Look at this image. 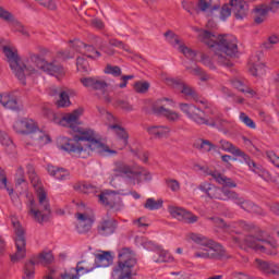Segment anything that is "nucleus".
Wrapping results in <instances>:
<instances>
[{"mask_svg": "<svg viewBox=\"0 0 279 279\" xmlns=\"http://www.w3.org/2000/svg\"><path fill=\"white\" fill-rule=\"evenodd\" d=\"M83 112L84 109H76L73 113H66L60 120V125L70 128L73 132H78L73 140L69 137L60 138V149H63V151H68L69 154H76L80 158H86L90 151H95V154L102 157L117 156V150L110 149L108 145L97 140L95 131L90 129L80 131L77 125H80V117H82Z\"/></svg>", "mask_w": 279, "mask_h": 279, "instance_id": "1", "label": "nucleus"}, {"mask_svg": "<svg viewBox=\"0 0 279 279\" xmlns=\"http://www.w3.org/2000/svg\"><path fill=\"white\" fill-rule=\"evenodd\" d=\"M201 43L210 48L220 66H232L230 58H236L239 41L233 35H215L210 31L194 27Z\"/></svg>", "mask_w": 279, "mask_h": 279, "instance_id": "2", "label": "nucleus"}, {"mask_svg": "<svg viewBox=\"0 0 279 279\" xmlns=\"http://www.w3.org/2000/svg\"><path fill=\"white\" fill-rule=\"evenodd\" d=\"M190 239L196 243V245H199V250L193 255L194 258H204L205 260H223L230 258V255H228L221 244L206 238V235L191 233Z\"/></svg>", "mask_w": 279, "mask_h": 279, "instance_id": "3", "label": "nucleus"}, {"mask_svg": "<svg viewBox=\"0 0 279 279\" xmlns=\"http://www.w3.org/2000/svg\"><path fill=\"white\" fill-rule=\"evenodd\" d=\"M28 178L34 189H37V197L39 202V207L37 209L36 201H34V198H29L27 204L28 215H31V217H33L37 223H45V221H49V215L51 214V207L49 205V201L47 199V193L45 190H43V183L40 182L38 174H34L33 177Z\"/></svg>", "mask_w": 279, "mask_h": 279, "instance_id": "4", "label": "nucleus"}, {"mask_svg": "<svg viewBox=\"0 0 279 279\" xmlns=\"http://www.w3.org/2000/svg\"><path fill=\"white\" fill-rule=\"evenodd\" d=\"M112 171L111 182H114V178H123L131 182V184H141V182H149L151 180V173L145 168L138 165L131 166L125 161H116Z\"/></svg>", "mask_w": 279, "mask_h": 279, "instance_id": "5", "label": "nucleus"}, {"mask_svg": "<svg viewBox=\"0 0 279 279\" xmlns=\"http://www.w3.org/2000/svg\"><path fill=\"white\" fill-rule=\"evenodd\" d=\"M136 266V254L130 247L118 250V267L113 269V279H132V269Z\"/></svg>", "mask_w": 279, "mask_h": 279, "instance_id": "6", "label": "nucleus"}, {"mask_svg": "<svg viewBox=\"0 0 279 279\" xmlns=\"http://www.w3.org/2000/svg\"><path fill=\"white\" fill-rule=\"evenodd\" d=\"M38 70L54 77H62L64 75V66L56 64V61L48 62L40 54L33 53L31 54V63L28 62L27 75H33Z\"/></svg>", "mask_w": 279, "mask_h": 279, "instance_id": "7", "label": "nucleus"}, {"mask_svg": "<svg viewBox=\"0 0 279 279\" xmlns=\"http://www.w3.org/2000/svg\"><path fill=\"white\" fill-rule=\"evenodd\" d=\"M244 245L255 252L268 254L269 256H276V254H278V252H276L278 244L276 241L267 240V238H265V232L263 231L257 235H246L244 238Z\"/></svg>", "mask_w": 279, "mask_h": 279, "instance_id": "8", "label": "nucleus"}, {"mask_svg": "<svg viewBox=\"0 0 279 279\" xmlns=\"http://www.w3.org/2000/svg\"><path fill=\"white\" fill-rule=\"evenodd\" d=\"M2 51L17 80H20L22 84H25V76L29 73L27 69L29 68V64H32V56H29V59L25 64L21 65V63H19L21 62V59L19 58L16 49H12L10 46H3Z\"/></svg>", "mask_w": 279, "mask_h": 279, "instance_id": "9", "label": "nucleus"}, {"mask_svg": "<svg viewBox=\"0 0 279 279\" xmlns=\"http://www.w3.org/2000/svg\"><path fill=\"white\" fill-rule=\"evenodd\" d=\"M179 108L181 112L186 114L197 125H208L209 128H217L219 125V120L213 118L206 119L204 110L193 104H180Z\"/></svg>", "mask_w": 279, "mask_h": 279, "instance_id": "10", "label": "nucleus"}, {"mask_svg": "<svg viewBox=\"0 0 279 279\" xmlns=\"http://www.w3.org/2000/svg\"><path fill=\"white\" fill-rule=\"evenodd\" d=\"M12 226L15 233L16 252L11 255V263H19L27 256V240H25V229L16 218H12Z\"/></svg>", "mask_w": 279, "mask_h": 279, "instance_id": "11", "label": "nucleus"}, {"mask_svg": "<svg viewBox=\"0 0 279 279\" xmlns=\"http://www.w3.org/2000/svg\"><path fill=\"white\" fill-rule=\"evenodd\" d=\"M81 84L85 86V88H92V90H97V93H100L102 95V99H105L106 104L112 102V97L108 94V88L110 87V84L99 77H83L81 78Z\"/></svg>", "mask_w": 279, "mask_h": 279, "instance_id": "12", "label": "nucleus"}, {"mask_svg": "<svg viewBox=\"0 0 279 279\" xmlns=\"http://www.w3.org/2000/svg\"><path fill=\"white\" fill-rule=\"evenodd\" d=\"M24 134H29V138L34 141L35 145H47L51 143V137L39 130L34 120L24 119Z\"/></svg>", "mask_w": 279, "mask_h": 279, "instance_id": "13", "label": "nucleus"}, {"mask_svg": "<svg viewBox=\"0 0 279 279\" xmlns=\"http://www.w3.org/2000/svg\"><path fill=\"white\" fill-rule=\"evenodd\" d=\"M226 195H228L230 202L234 203L242 210H245V213H252L253 215H263V208L254 204V202L241 196L235 191L226 192Z\"/></svg>", "mask_w": 279, "mask_h": 279, "instance_id": "14", "label": "nucleus"}, {"mask_svg": "<svg viewBox=\"0 0 279 279\" xmlns=\"http://www.w3.org/2000/svg\"><path fill=\"white\" fill-rule=\"evenodd\" d=\"M198 190L205 193L209 199H220L221 202H230V197L226 193H234L230 189H221L208 182L201 183Z\"/></svg>", "mask_w": 279, "mask_h": 279, "instance_id": "15", "label": "nucleus"}, {"mask_svg": "<svg viewBox=\"0 0 279 279\" xmlns=\"http://www.w3.org/2000/svg\"><path fill=\"white\" fill-rule=\"evenodd\" d=\"M169 213L171 217L178 219V221H183V223H197L199 221V217L182 207H170Z\"/></svg>", "mask_w": 279, "mask_h": 279, "instance_id": "16", "label": "nucleus"}, {"mask_svg": "<svg viewBox=\"0 0 279 279\" xmlns=\"http://www.w3.org/2000/svg\"><path fill=\"white\" fill-rule=\"evenodd\" d=\"M118 228L119 222L114 220V218L102 219L98 222L97 234H99V236H112Z\"/></svg>", "mask_w": 279, "mask_h": 279, "instance_id": "17", "label": "nucleus"}, {"mask_svg": "<svg viewBox=\"0 0 279 279\" xmlns=\"http://www.w3.org/2000/svg\"><path fill=\"white\" fill-rule=\"evenodd\" d=\"M70 43L73 44V49H75L78 53H84L86 58H90L92 60L101 58V52L95 50L94 46H88L78 39H75L74 41L70 40Z\"/></svg>", "mask_w": 279, "mask_h": 279, "instance_id": "18", "label": "nucleus"}, {"mask_svg": "<svg viewBox=\"0 0 279 279\" xmlns=\"http://www.w3.org/2000/svg\"><path fill=\"white\" fill-rule=\"evenodd\" d=\"M118 195H128V193H123V190L105 192L99 195V202L109 208H114L121 202Z\"/></svg>", "mask_w": 279, "mask_h": 279, "instance_id": "19", "label": "nucleus"}, {"mask_svg": "<svg viewBox=\"0 0 279 279\" xmlns=\"http://www.w3.org/2000/svg\"><path fill=\"white\" fill-rule=\"evenodd\" d=\"M257 268L263 274H266V276L272 275V276H279V265L274 262H267L263 259H256L255 260Z\"/></svg>", "mask_w": 279, "mask_h": 279, "instance_id": "20", "label": "nucleus"}, {"mask_svg": "<svg viewBox=\"0 0 279 279\" xmlns=\"http://www.w3.org/2000/svg\"><path fill=\"white\" fill-rule=\"evenodd\" d=\"M230 5L234 12L235 19L243 20L247 16V2L245 0H231Z\"/></svg>", "mask_w": 279, "mask_h": 279, "instance_id": "21", "label": "nucleus"}, {"mask_svg": "<svg viewBox=\"0 0 279 279\" xmlns=\"http://www.w3.org/2000/svg\"><path fill=\"white\" fill-rule=\"evenodd\" d=\"M0 104L3 108L8 110H21V106L19 105V98L14 96V94L4 93L0 95Z\"/></svg>", "mask_w": 279, "mask_h": 279, "instance_id": "22", "label": "nucleus"}, {"mask_svg": "<svg viewBox=\"0 0 279 279\" xmlns=\"http://www.w3.org/2000/svg\"><path fill=\"white\" fill-rule=\"evenodd\" d=\"M76 219L78 220L76 225V230L78 234H86L93 228V220L88 215L76 214Z\"/></svg>", "mask_w": 279, "mask_h": 279, "instance_id": "23", "label": "nucleus"}, {"mask_svg": "<svg viewBox=\"0 0 279 279\" xmlns=\"http://www.w3.org/2000/svg\"><path fill=\"white\" fill-rule=\"evenodd\" d=\"M153 112L154 114H157V117H165L168 119V121H179L180 120V113L170 110L168 108H165V106H153Z\"/></svg>", "mask_w": 279, "mask_h": 279, "instance_id": "24", "label": "nucleus"}, {"mask_svg": "<svg viewBox=\"0 0 279 279\" xmlns=\"http://www.w3.org/2000/svg\"><path fill=\"white\" fill-rule=\"evenodd\" d=\"M147 132L150 136L161 141L162 138H169L171 134V128L167 125H153L147 128Z\"/></svg>", "mask_w": 279, "mask_h": 279, "instance_id": "25", "label": "nucleus"}, {"mask_svg": "<svg viewBox=\"0 0 279 279\" xmlns=\"http://www.w3.org/2000/svg\"><path fill=\"white\" fill-rule=\"evenodd\" d=\"M209 175L215 179V181L223 186L222 189H236V182H234L232 179L221 174L218 171H210Z\"/></svg>", "mask_w": 279, "mask_h": 279, "instance_id": "26", "label": "nucleus"}, {"mask_svg": "<svg viewBox=\"0 0 279 279\" xmlns=\"http://www.w3.org/2000/svg\"><path fill=\"white\" fill-rule=\"evenodd\" d=\"M47 171L49 175H52V178H56V180H59L60 182H63L64 180H69L71 175L69 170L64 168H58L51 165H48Z\"/></svg>", "mask_w": 279, "mask_h": 279, "instance_id": "27", "label": "nucleus"}, {"mask_svg": "<svg viewBox=\"0 0 279 279\" xmlns=\"http://www.w3.org/2000/svg\"><path fill=\"white\" fill-rule=\"evenodd\" d=\"M197 7L201 12H206L207 16H215V13L220 10L219 5H213V0H198Z\"/></svg>", "mask_w": 279, "mask_h": 279, "instance_id": "28", "label": "nucleus"}, {"mask_svg": "<svg viewBox=\"0 0 279 279\" xmlns=\"http://www.w3.org/2000/svg\"><path fill=\"white\" fill-rule=\"evenodd\" d=\"M0 143L3 145L9 156H14V154H16V145H14L10 135L3 131L0 132Z\"/></svg>", "mask_w": 279, "mask_h": 279, "instance_id": "29", "label": "nucleus"}, {"mask_svg": "<svg viewBox=\"0 0 279 279\" xmlns=\"http://www.w3.org/2000/svg\"><path fill=\"white\" fill-rule=\"evenodd\" d=\"M219 143L222 151L232 154V156H235L236 158H241L242 156H245V151L241 150V148L234 146V144L230 143L229 141L221 140Z\"/></svg>", "mask_w": 279, "mask_h": 279, "instance_id": "30", "label": "nucleus"}, {"mask_svg": "<svg viewBox=\"0 0 279 279\" xmlns=\"http://www.w3.org/2000/svg\"><path fill=\"white\" fill-rule=\"evenodd\" d=\"M114 262V257L110 252H102L101 254L96 255L95 265L96 267H110Z\"/></svg>", "mask_w": 279, "mask_h": 279, "instance_id": "31", "label": "nucleus"}, {"mask_svg": "<svg viewBox=\"0 0 279 279\" xmlns=\"http://www.w3.org/2000/svg\"><path fill=\"white\" fill-rule=\"evenodd\" d=\"M254 21L257 25H260V23H265V20L267 19V14H269V9L267 4H260L254 9Z\"/></svg>", "mask_w": 279, "mask_h": 279, "instance_id": "32", "label": "nucleus"}, {"mask_svg": "<svg viewBox=\"0 0 279 279\" xmlns=\"http://www.w3.org/2000/svg\"><path fill=\"white\" fill-rule=\"evenodd\" d=\"M193 147L203 154H207L208 151L217 149V146L208 140H198L194 143Z\"/></svg>", "mask_w": 279, "mask_h": 279, "instance_id": "33", "label": "nucleus"}, {"mask_svg": "<svg viewBox=\"0 0 279 279\" xmlns=\"http://www.w3.org/2000/svg\"><path fill=\"white\" fill-rule=\"evenodd\" d=\"M50 95H59V100L57 101L58 108H66L71 106V99L66 92H58V88H52Z\"/></svg>", "mask_w": 279, "mask_h": 279, "instance_id": "34", "label": "nucleus"}, {"mask_svg": "<svg viewBox=\"0 0 279 279\" xmlns=\"http://www.w3.org/2000/svg\"><path fill=\"white\" fill-rule=\"evenodd\" d=\"M74 191H77L78 193H85L86 195L90 193H97V187L90 183L87 182H77L73 186Z\"/></svg>", "mask_w": 279, "mask_h": 279, "instance_id": "35", "label": "nucleus"}, {"mask_svg": "<svg viewBox=\"0 0 279 279\" xmlns=\"http://www.w3.org/2000/svg\"><path fill=\"white\" fill-rule=\"evenodd\" d=\"M231 86H233V88H236V90H240V93L251 95V97H254V95H256V92H254V89L245 86V83H243L239 78L231 80Z\"/></svg>", "mask_w": 279, "mask_h": 279, "instance_id": "36", "label": "nucleus"}, {"mask_svg": "<svg viewBox=\"0 0 279 279\" xmlns=\"http://www.w3.org/2000/svg\"><path fill=\"white\" fill-rule=\"evenodd\" d=\"M109 129L114 131L118 138H120V141H122L124 146L128 145V140L130 138V135L128 134L125 129L121 128L119 124H111V125H109Z\"/></svg>", "mask_w": 279, "mask_h": 279, "instance_id": "37", "label": "nucleus"}, {"mask_svg": "<svg viewBox=\"0 0 279 279\" xmlns=\"http://www.w3.org/2000/svg\"><path fill=\"white\" fill-rule=\"evenodd\" d=\"M243 162L247 165L250 171H253V173H256L258 175V171H262L263 167L256 165L254 160L250 157V155L244 153V156L241 157Z\"/></svg>", "mask_w": 279, "mask_h": 279, "instance_id": "38", "label": "nucleus"}, {"mask_svg": "<svg viewBox=\"0 0 279 279\" xmlns=\"http://www.w3.org/2000/svg\"><path fill=\"white\" fill-rule=\"evenodd\" d=\"M38 260L31 259L29 262H26L24 265V274L26 279L34 278V270L36 265H38Z\"/></svg>", "mask_w": 279, "mask_h": 279, "instance_id": "39", "label": "nucleus"}, {"mask_svg": "<svg viewBox=\"0 0 279 279\" xmlns=\"http://www.w3.org/2000/svg\"><path fill=\"white\" fill-rule=\"evenodd\" d=\"M162 199L156 201L155 198H147L144 204V208H146V210H160V208H162Z\"/></svg>", "mask_w": 279, "mask_h": 279, "instance_id": "40", "label": "nucleus"}, {"mask_svg": "<svg viewBox=\"0 0 279 279\" xmlns=\"http://www.w3.org/2000/svg\"><path fill=\"white\" fill-rule=\"evenodd\" d=\"M158 257H154V262L155 263H171V260H173V257L171 256V254H169V252L165 251V250H160L157 252Z\"/></svg>", "mask_w": 279, "mask_h": 279, "instance_id": "41", "label": "nucleus"}, {"mask_svg": "<svg viewBox=\"0 0 279 279\" xmlns=\"http://www.w3.org/2000/svg\"><path fill=\"white\" fill-rule=\"evenodd\" d=\"M76 69L77 71H82L83 73H88V71H90V65L88 64V60H86L85 57H77Z\"/></svg>", "mask_w": 279, "mask_h": 279, "instance_id": "42", "label": "nucleus"}, {"mask_svg": "<svg viewBox=\"0 0 279 279\" xmlns=\"http://www.w3.org/2000/svg\"><path fill=\"white\" fill-rule=\"evenodd\" d=\"M149 86H150L149 82L137 81L133 85V88H134L135 93H138L140 95H145V93H147V90H149Z\"/></svg>", "mask_w": 279, "mask_h": 279, "instance_id": "43", "label": "nucleus"}, {"mask_svg": "<svg viewBox=\"0 0 279 279\" xmlns=\"http://www.w3.org/2000/svg\"><path fill=\"white\" fill-rule=\"evenodd\" d=\"M240 121L250 128L251 130H256V122L250 118V116L245 114V112L240 113Z\"/></svg>", "mask_w": 279, "mask_h": 279, "instance_id": "44", "label": "nucleus"}, {"mask_svg": "<svg viewBox=\"0 0 279 279\" xmlns=\"http://www.w3.org/2000/svg\"><path fill=\"white\" fill-rule=\"evenodd\" d=\"M179 51H181V53H183V56H185V58H187L189 60H195L197 56L195 50L182 45H179Z\"/></svg>", "mask_w": 279, "mask_h": 279, "instance_id": "45", "label": "nucleus"}, {"mask_svg": "<svg viewBox=\"0 0 279 279\" xmlns=\"http://www.w3.org/2000/svg\"><path fill=\"white\" fill-rule=\"evenodd\" d=\"M105 73H107V75H113V77H121L123 72L121 71L120 66L107 65Z\"/></svg>", "mask_w": 279, "mask_h": 279, "instance_id": "46", "label": "nucleus"}, {"mask_svg": "<svg viewBox=\"0 0 279 279\" xmlns=\"http://www.w3.org/2000/svg\"><path fill=\"white\" fill-rule=\"evenodd\" d=\"M166 186L172 191V193H178L180 191V181L175 179H167Z\"/></svg>", "mask_w": 279, "mask_h": 279, "instance_id": "47", "label": "nucleus"}, {"mask_svg": "<svg viewBox=\"0 0 279 279\" xmlns=\"http://www.w3.org/2000/svg\"><path fill=\"white\" fill-rule=\"evenodd\" d=\"M36 3L41 5V8H46V10H57L58 5L53 0H35Z\"/></svg>", "mask_w": 279, "mask_h": 279, "instance_id": "48", "label": "nucleus"}, {"mask_svg": "<svg viewBox=\"0 0 279 279\" xmlns=\"http://www.w3.org/2000/svg\"><path fill=\"white\" fill-rule=\"evenodd\" d=\"M181 93L183 95H185L186 97H193V99H195V97H197L195 89L186 84L181 85Z\"/></svg>", "mask_w": 279, "mask_h": 279, "instance_id": "49", "label": "nucleus"}, {"mask_svg": "<svg viewBox=\"0 0 279 279\" xmlns=\"http://www.w3.org/2000/svg\"><path fill=\"white\" fill-rule=\"evenodd\" d=\"M57 58L59 60H71L75 58V52H71V50H60L57 52Z\"/></svg>", "mask_w": 279, "mask_h": 279, "instance_id": "50", "label": "nucleus"}, {"mask_svg": "<svg viewBox=\"0 0 279 279\" xmlns=\"http://www.w3.org/2000/svg\"><path fill=\"white\" fill-rule=\"evenodd\" d=\"M38 260H40V263H44L45 265H51V263H53V254L40 253L38 255Z\"/></svg>", "mask_w": 279, "mask_h": 279, "instance_id": "51", "label": "nucleus"}, {"mask_svg": "<svg viewBox=\"0 0 279 279\" xmlns=\"http://www.w3.org/2000/svg\"><path fill=\"white\" fill-rule=\"evenodd\" d=\"M207 219L208 221H213L216 228H221L222 230H226V228H228V223H226V221L219 217H209Z\"/></svg>", "mask_w": 279, "mask_h": 279, "instance_id": "52", "label": "nucleus"}, {"mask_svg": "<svg viewBox=\"0 0 279 279\" xmlns=\"http://www.w3.org/2000/svg\"><path fill=\"white\" fill-rule=\"evenodd\" d=\"M0 19H2V21H7V23H12V21H14V15L0 7Z\"/></svg>", "mask_w": 279, "mask_h": 279, "instance_id": "53", "label": "nucleus"}, {"mask_svg": "<svg viewBox=\"0 0 279 279\" xmlns=\"http://www.w3.org/2000/svg\"><path fill=\"white\" fill-rule=\"evenodd\" d=\"M13 130L17 134H25V119L15 121L13 124Z\"/></svg>", "mask_w": 279, "mask_h": 279, "instance_id": "54", "label": "nucleus"}, {"mask_svg": "<svg viewBox=\"0 0 279 279\" xmlns=\"http://www.w3.org/2000/svg\"><path fill=\"white\" fill-rule=\"evenodd\" d=\"M131 153L133 154V156H135V158H138V160H142V162L147 163L149 160V155L145 151H137L134 149H131Z\"/></svg>", "mask_w": 279, "mask_h": 279, "instance_id": "55", "label": "nucleus"}, {"mask_svg": "<svg viewBox=\"0 0 279 279\" xmlns=\"http://www.w3.org/2000/svg\"><path fill=\"white\" fill-rule=\"evenodd\" d=\"M201 62L211 71H215V63H213V60H210V57H208L207 54H202Z\"/></svg>", "mask_w": 279, "mask_h": 279, "instance_id": "56", "label": "nucleus"}, {"mask_svg": "<svg viewBox=\"0 0 279 279\" xmlns=\"http://www.w3.org/2000/svg\"><path fill=\"white\" fill-rule=\"evenodd\" d=\"M232 14V9H230V5L225 4L221 9H220V19L222 21H226L228 19V16H230Z\"/></svg>", "mask_w": 279, "mask_h": 279, "instance_id": "57", "label": "nucleus"}, {"mask_svg": "<svg viewBox=\"0 0 279 279\" xmlns=\"http://www.w3.org/2000/svg\"><path fill=\"white\" fill-rule=\"evenodd\" d=\"M109 45H111V47H119V49H124V51H129L128 46L121 40L110 39Z\"/></svg>", "mask_w": 279, "mask_h": 279, "instance_id": "58", "label": "nucleus"}, {"mask_svg": "<svg viewBox=\"0 0 279 279\" xmlns=\"http://www.w3.org/2000/svg\"><path fill=\"white\" fill-rule=\"evenodd\" d=\"M133 223L137 226V228H144V230H147V228H149V223H147V219L143 217L134 220Z\"/></svg>", "mask_w": 279, "mask_h": 279, "instance_id": "59", "label": "nucleus"}, {"mask_svg": "<svg viewBox=\"0 0 279 279\" xmlns=\"http://www.w3.org/2000/svg\"><path fill=\"white\" fill-rule=\"evenodd\" d=\"M257 173H258L257 175H259L262 180H265V182H271L272 178L269 171L262 168V171H258Z\"/></svg>", "mask_w": 279, "mask_h": 279, "instance_id": "60", "label": "nucleus"}, {"mask_svg": "<svg viewBox=\"0 0 279 279\" xmlns=\"http://www.w3.org/2000/svg\"><path fill=\"white\" fill-rule=\"evenodd\" d=\"M278 43H279L278 36L272 35V36L268 37V43H264V47L266 49H270L271 48L270 45H278Z\"/></svg>", "mask_w": 279, "mask_h": 279, "instance_id": "61", "label": "nucleus"}, {"mask_svg": "<svg viewBox=\"0 0 279 279\" xmlns=\"http://www.w3.org/2000/svg\"><path fill=\"white\" fill-rule=\"evenodd\" d=\"M117 106L126 112H132V106L128 101L119 100Z\"/></svg>", "mask_w": 279, "mask_h": 279, "instance_id": "62", "label": "nucleus"}, {"mask_svg": "<svg viewBox=\"0 0 279 279\" xmlns=\"http://www.w3.org/2000/svg\"><path fill=\"white\" fill-rule=\"evenodd\" d=\"M182 8L185 10V12H189V14H193V2L184 0L182 1Z\"/></svg>", "mask_w": 279, "mask_h": 279, "instance_id": "63", "label": "nucleus"}, {"mask_svg": "<svg viewBox=\"0 0 279 279\" xmlns=\"http://www.w3.org/2000/svg\"><path fill=\"white\" fill-rule=\"evenodd\" d=\"M268 12H278L279 10V0H271L269 5H267Z\"/></svg>", "mask_w": 279, "mask_h": 279, "instance_id": "64", "label": "nucleus"}]
</instances>
